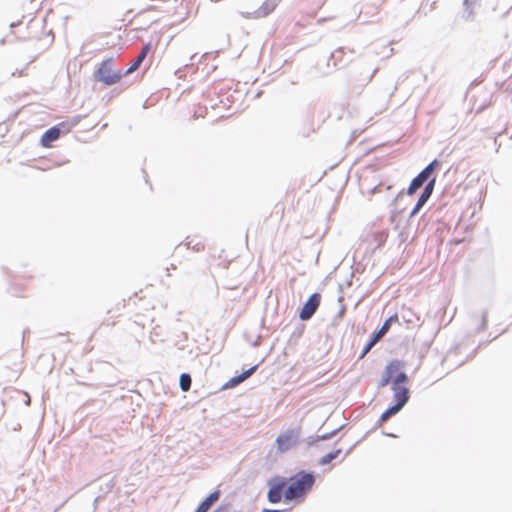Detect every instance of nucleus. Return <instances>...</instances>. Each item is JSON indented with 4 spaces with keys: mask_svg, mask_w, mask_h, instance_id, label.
<instances>
[{
    "mask_svg": "<svg viewBox=\"0 0 512 512\" xmlns=\"http://www.w3.org/2000/svg\"><path fill=\"white\" fill-rule=\"evenodd\" d=\"M287 481V495L291 497L296 504L305 500L316 482L314 471L299 470L290 477H285Z\"/></svg>",
    "mask_w": 512,
    "mask_h": 512,
    "instance_id": "f257e3e1",
    "label": "nucleus"
},
{
    "mask_svg": "<svg viewBox=\"0 0 512 512\" xmlns=\"http://www.w3.org/2000/svg\"><path fill=\"white\" fill-rule=\"evenodd\" d=\"M377 68L368 65H356L348 72L347 87L351 94L359 95L373 79Z\"/></svg>",
    "mask_w": 512,
    "mask_h": 512,
    "instance_id": "f03ea898",
    "label": "nucleus"
},
{
    "mask_svg": "<svg viewBox=\"0 0 512 512\" xmlns=\"http://www.w3.org/2000/svg\"><path fill=\"white\" fill-rule=\"evenodd\" d=\"M114 63L115 60L113 57L104 59L101 62L99 68L94 72L95 80L98 82H102L107 86H111L118 83L123 77V74L121 71L113 70Z\"/></svg>",
    "mask_w": 512,
    "mask_h": 512,
    "instance_id": "7ed1b4c3",
    "label": "nucleus"
},
{
    "mask_svg": "<svg viewBox=\"0 0 512 512\" xmlns=\"http://www.w3.org/2000/svg\"><path fill=\"white\" fill-rule=\"evenodd\" d=\"M267 500L271 504H276L284 498L285 502L292 501L291 497L287 495V481L285 477L275 475L271 477L268 482Z\"/></svg>",
    "mask_w": 512,
    "mask_h": 512,
    "instance_id": "20e7f679",
    "label": "nucleus"
},
{
    "mask_svg": "<svg viewBox=\"0 0 512 512\" xmlns=\"http://www.w3.org/2000/svg\"><path fill=\"white\" fill-rule=\"evenodd\" d=\"M399 322V316L397 313L389 316L384 322L383 324L381 325V327L374 331L371 336H370V339L368 340V342L365 344V346L363 347L358 359L361 360L363 359L369 352L370 350L378 343V341L384 337V335L389 331V329L391 328V326L395 323H398Z\"/></svg>",
    "mask_w": 512,
    "mask_h": 512,
    "instance_id": "39448f33",
    "label": "nucleus"
},
{
    "mask_svg": "<svg viewBox=\"0 0 512 512\" xmlns=\"http://www.w3.org/2000/svg\"><path fill=\"white\" fill-rule=\"evenodd\" d=\"M320 302L321 294L319 292L311 294L299 310V319L301 321L310 320L317 311Z\"/></svg>",
    "mask_w": 512,
    "mask_h": 512,
    "instance_id": "423d86ee",
    "label": "nucleus"
},
{
    "mask_svg": "<svg viewBox=\"0 0 512 512\" xmlns=\"http://www.w3.org/2000/svg\"><path fill=\"white\" fill-rule=\"evenodd\" d=\"M299 441V431L288 429L279 434L276 438V445L279 452H287Z\"/></svg>",
    "mask_w": 512,
    "mask_h": 512,
    "instance_id": "0eeeda50",
    "label": "nucleus"
},
{
    "mask_svg": "<svg viewBox=\"0 0 512 512\" xmlns=\"http://www.w3.org/2000/svg\"><path fill=\"white\" fill-rule=\"evenodd\" d=\"M345 48L344 47H338L333 52H331L326 67L327 70L325 71L326 74H330L335 69H341L345 66H347L352 60L351 59H345Z\"/></svg>",
    "mask_w": 512,
    "mask_h": 512,
    "instance_id": "6e6552de",
    "label": "nucleus"
},
{
    "mask_svg": "<svg viewBox=\"0 0 512 512\" xmlns=\"http://www.w3.org/2000/svg\"><path fill=\"white\" fill-rule=\"evenodd\" d=\"M404 368V362L398 359L391 360L386 366L382 373V377L379 382V387H385L393 383V374Z\"/></svg>",
    "mask_w": 512,
    "mask_h": 512,
    "instance_id": "1a4fd4ad",
    "label": "nucleus"
},
{
    "mask_svg": "<svg viewBox=\"0 0 512 512\" xmlns=\"http://www.w3.org/2000/svg\"><path fill=\"white\" fill-rule=\"evenodd\" d=\"M431 180H434L436 184V176H431L424 168L411 180L410 185L407 188V194L413 195L418 189L424 184L426 185Z\"/></svg>",
    "mask_w": 512,
    "mask_h": 512,
    "instance_id": "9d476101",
    "label": "nucleus"
},
{
    "mask_svg": "<svg viewBox=\"0 0 512 512\" xmlns=\"http://www.w3.org/2000/svg\"><path fill=\"white\" fill-rule=\"evenodd\" d=\"M434 191V180H431L429 183H427L422 192L420 193L418 200L416 204L414 205L413 209L411 210L409 217L412 218L415 215L419 213V211L423 208V206L428 202L430 199L432 193Z\"/></svg>",
    "mask_w": 512,
    "mask_h": 512,
    "instance_id": "9b49d317",
    "label": "nucleus"
},
{
    "mask_svg": "<svg viewBox=\"0 0 512 512\" xmlns=\"http://www.w3.org/2000/svg\"><path fill=\"white\" fill-rule=\"evenodd\" d=\"M394 406L402 410L410 399V391L406 386H391Z\"/></svg>",
    "mask_w": 512,
    "mask_h": 512,
    "instance_id": "f8f14e48",
    "label": "nucleus"
},
{
    "mask_svg": "<svg viewBox=\"0 0 512 512\" xmlns=\"http://www.w3.org/2000/svg\"><path fill=\"white\" fill-rule=\"evenodd\" d=\"M220 495V490H214L199 503L194 512H207L219 500Z\"/></svg>",
    "mask_w": 512,
    "mask_h": 512,
    "instance_id": "ddd939ff",
    "label": "nucleus"
},
{
    "mask_svg": "<svg viewBox=\"0 0 512 512\" xmlns=\"http://www.w3.org/2000/svg\"><path fill=\"white\" fill-rule=\"evenodd\" d=\"M281 0H265L252 14L255 18L266 17L272 13Z\"/></svg>",
    "mask_w": 512,
    "mask_h": 512,
    "instance_id": "4468645a",
    "label": "nucleus"
},
{
    "mask_svg": "<svg viewBox=\"0 0 512 512\" xmlns=\"http://www.w3.org/2000/svg\"><path fill=\"white\" fill-rule=\"evenodd\" d=\"M61 136V133L59 132V128L58 127H50L48 128L41 136L40 138V144L43 146V147H50L51 144L56 141L57 139H59V137Z\"/></svg>",
    "mask_w": 512,
    "mask_h": 512,
    "instance_id": "2eb2a0df",
    "label": "nucleus"
},
{
    "mask_svg": "<svg viewBox=\"0 0 512 512\" xmlns=\"http://www.w3.org/2000/svg\"><path fill=\"white\" fill-rule=\"evenodd\" d=\"M379 14V6L375 4H365L360 12H359V18L361 16L364 17L363 23L367 22H373L374 18Z\"/></svg>",
    "mask_w": 512,
    "mask_h": 512,
    "instance_id": "dca6fc26",
    "label": "nucleus"
},
{
    "mask_svg": "<svg viewBox=\"0 0 512 512\" xmlns=\"http://www.w3.org/2000/svg\"><path fill=\"white\" fill-rule=\"evenodd\" d=\"M345 425H341L335 429H333L332 431L328 432V433H324V434H321V435H311L309 437H307L306 439V444L308 447H311L313 445H315L317 442L319 441H325V440H329L331 439L332 437H334L341 429L344 428Z\"/></svg>",
    "mask_w": 512,
    "mask_h": 512,
    "instance_id": "f3484780",
    "label": "nucleus"
},
{
    "mask_svg": "<svg viewBox=\"0 0 512 512\" xmlns=\"http://www.w3.org/2000/svg\"><path fill=\"white\" fill-rule=\"evenodd\" d=\"M401 410H399L394 405L389 406L387 409H385L382 414L380 415L378 421L376 422V427L382 426L383 423H385L390 417L398 414Z\"/></svg>",
    "mask_w": 512,
    "mask_h": 512,
    "instance_id": "a211bd4d",
    "label": "nucleus"
},
{
    "mask_svg": "<svg viewBox=\"0 0 512 512\" xmlns=\"http://www.w3.org/2000/svg\"><path fill=\"white\" fill-rule=\"evenodd\" d=\"M341 451L342 450L340 448H338V449H335V450L323 455L322 457H320L318 459V464L321 466H325V465L329 464L333 460L337 459V457L340 455Z\"/></svg>",
    "mask_w": 512,
    "mask_h": 512,
    "instance_id": "6ab92c4d",
    "label": "nucleus"
},
{
    "mask_svg": "<svg viewBox=\"0 0 512 512\" xmlns=\"http://www.w3.org/2000/svg\"><path fill=\"white\" fill-rule=\"evenodd\" d=\"M192 377L189 373L183 372L179 377V387L183 392H187L191 389Z\"/></svg>",
    "mask_w": 512,
    "mask_h": 512,
    "instance_id": "aec40b11",
    "label": "nucleus"
},
{
    "mask_svg": "<svg viewBox=\"0 0 512 512\" xmlns=\"http://www.w3.org/2000/svg\"><path fill=\"white\" fill-rule=\"evenodd\" d=\"M408 381V375L404 371H402V369H400L393 374L392 386H404L403 384L408 383Z\"/></svg>",
    "mask_w": 512,
    "mask_h": 512,
    "instance_id": "412c9836",
    "label": "nucleus"
},
{
    "mask_svg": "<svg viewBox=\"0 0 512 512\" xmlns=\"http://www.w3.org/2000/svg\"><path fill=\"white\" fill-rule=\"evenodd\" d=\"M152 49V44L151 42H148L146 44H144L142 46V49L139 53V55L135 58V60L133 61L135 63V66H138L140 67L142 62L144 61V59L147 57L148 53L151 51Z\"/></svg>",
    "mask_w": 512,
    "mask_h": 512,
    "instance_id": "4be33fe9",
    "label": "nucleus"
},
{
    "mask_svg": "<svg viewBox=\"0 0 512 512\" xmlns=\"http://www.w3.org/2000/svg\"><path fill=\"white\" fill-rule=\"evenodd\" d=\"M240 383H242V381H241L239 375L233 376L225 384H223L222 390L234 388V387L238 386Z\"/></svg>",
    "mask_w": 512,
    "mask_h": 512,
    "instance_id": "5701e85b",
    "label": "nucleus"
},
{
    "mask_svg": "<svg viewBox=\"0 0 512 512\" xmlns=\"http://www.w3.org/2000/svg\"><path fill=\"white\" fill-rule=\"evenodd\" d=\"M441 166V162L438 159L432 160L424 169L431 175L435 176L436 170Z\"/></svg>",
    "mask_w": 512,
    "mask_h": 512,
    "instance_id": "b1692460",
    "label": "nucleus"
},
{
    "mask_svg": "<svg viewBox=\"0 0 512 512\" xmlns=\"http://www.w3.org/2000/svg\"><path fill=\"white\" fill-rule=\"evenodd\" d=\"M258 366H259V364L253 365L250 368L244 370L242 373H240L239 377H240L241 381L243 382L246 379H248L251 375H253L256 372Z\"/></svg>",
    "mask_w": 512,
    "mask_h": 512,
    "instance_id": "393cba45",
    "label": "nucleus"
},
{
    "mask_svg": "<svg viewBox=\"0 0 512 512\" xmlns=\"http://www.w3.org/2000/svg\"><path fill=\"white\" fill-rule=\"evenodd\" d=\"M487 322H488V310H484L482 312V316H481V323H480L479 327L476 329V332L480 333L481 331H484L487 327Z\"/></svg>",
    "mask_w": 512,
    "mask_h": 512,
    "instance_id": "a878e982",
    "label": "nucleus"
},
{
    "mask_svg": "<svg viewBox=\"0 0 512 512\" xmlns=\"http://www.w3.org/2000/svg\"><path fill=\"white\" fill-rule=\"evenodd\" d=\"M415 314L411 310H406L402 313V319L407 324H415Z\"/></svg>",
    "mask_w": 512,
    "mask_h": 512,
    "instance_id": "bb28decb",
    "label": "nucleus"
},
{
    "mask_svg": "<svg viewBox=\"0 0 512 512\" xmlns=\"http://www.w3.org/2000/svg\"><path fill=\"white\" fill-rule=\"evenodd\" d=\"M303 332H304V326H303V325H299L298 327H296V328L293 330V332H292V334H291V336H290L289 341H290V342H291L292 340L297 341V340L302 336Z\"/></svg>",
    "mask_w": 512,
    "mask_h": 512,
    "instance_id": "cd10ccee",
    "label": "nucleus"
},
{
    "mask_svg": "<svg viewBox=\"0 0 512 512\" xmlns=\"http://www.w3.org/2000/svg\"><path fill=\"white\" fill-rule=\"evenodd\" d=\"M54 127L59 128V132L61 133V135L66 134L71 130V124H69L68 121L60 122V123L54 125Z\"/></svg>",
    "mask_w": 512,
    "mask_h": 512,
    "instance_id": "c85d7f7f",
    "label": "nucleus"
},
{
    "mask_svg": "<svg viewBox=\"0 0 512 512\" xmlns=\"http://www.w3.org/2000/svg\"><path fill=\"white\" fill-rule=\"evenodd\" d=\"M114 487V480L113 478L105 481L103 484H101L100 489L103 493H108L112 490Z\"/></svg>",
    "mask_w": 512,
    "mask_h": 512,
    "instance_id": "c756f323",
    "label": "nucleus"
},
{
    "mask_svg": "<svg viewBox=\"0 0 512 512\" xmlns=\"http://www.w3.org/2000/svg\"><path fill=\"white\" fill-rule=\"evenodd\" d=\"M471 5H472V0H464L465 13H466V15L464 17L467 20H470L473 15V10L471 8Z\"/></svg>",
    "mask_w": 512,
    "mask_h": 512,
    "instance_id": "7c9ffc66",
    "label": "nucleus"
},
{
    "mask_svg": "<svg viewBox=\"0 0 512 512\" xmlns=\"http://www.w3.org/2000/svg\"><path fill=\"white\" fill-rule=\"evenodd\" d=\"M345 311H346V306L342 305L341 308L339 309L338 313L335 315V317L333 319L334 324H337L338 321L342 319V317L345 314Z\"/></svg>",
    "mask_w": 512,
    "mask_h": 512,
    "instance_id": "2f4dec72",
    "label": "nucleus"
},
{
    "mask_svg": "<svg viewBox=\"0 0 512 512\" xmlns=\"http://www.w3.org/2000/svg\"><path fill=\"white\" fill-rule=\"evenodd\" d=\"M139 67L138 66H135V63L132 62V64L124 71L122 72L123 76L125 75H129L131 74L132 72L136 71Z\"/></svg>",
    "mask_w": 512,
    "mask_h": 512,
    "instance_id": "473e14b6",
    "label": "nucleus"
},
{
    "mask_svg": "<svg viewBox=\"0 0 512 512\" xmlns=\"http://www.w3.org/2000/svg\"><path fill=\"white\" fill-rule=\"evenodd\" d=\"M79 121H80V116H75L70 121H68L69 124H71V129L73 127H75L76 125H78Z\"/></svg>",
    "mask_w": 512,
    "mask_h": 512,
    "instance_id": "72a5a7b5",
    "label": "nucleus"
},
{
    "mask_svg": "<svg viewBox=\"0 0 512 512\" xmlns=\"http://www.w3.org/2000/svg\"><path fill=\"white\" fill-rule=\"evenodd\" d=\"M261 512H287V509H268L264 508Z\"/></svg>",
    "mask_w": 512,
    "mask_h": 512,
    "instance_id": "f704fd0d",
    "label": "nucleus"
},
{
    "mask_svg": "<svg viewBox=\"0 0 512 512\" xmlns=\"http://www.w3.org/2000/svg\"><path fill=\"white\" fill-rule=\"evenodd\" d=\"M226 511H227V507L224 505H220L216 509H214L212 512H226Z\"/></svg>",
    "mask_w": 512,
    "mask_h": 512,
    "instance_id": "c9c22d12",
    "label": "nucleus"
},
{
    "mask_svg": "<svg viewBox=\"0 0 512 512\" xmlns=\"http://www.w3.org/2000/svg\"><path fill=\"white\" fill-rule=\"evenodd\" d=\"M354 446H355V444H354V445H352L349 449H347V451H346V453H345L344 457L341 459V462L346 458V456H347V455H349V454L351 453V451H352V449H353V447H354Z\"/></svg>",
    "mask_w": 512,
    "mask_h": 512,
    "instance_id": "e433bc0d",
    "label": "nucleus"
},
{
    "mask_svg": "<svg viewBox=\"0 0 512 512\" xmlns=\"http://www.w3.org/2000/svg\"><path fill=\"white\" fill-rule=\"evenodd\" d=\"M202 248H203V246H202L200 243L196 244V245L193 247V249H194V250H196V251H200Z\"/></svg>",
    "mask_w": 512,
    "mask_h": 512,
    "instance_id": "4c0bfd02",
    "label": "nucleus"
},
{
    "mask_svg": "<svg viewBox=\"0 0 512 512\" xmlns=\"http://www.w3.org/2000/svg\"><path fill=\"white\" fill-rule=\"evenodd\" d=\"M384 242H385V239H381L377 245V248H380Z\"/></svg>",
    "mask_w": 512,
    "mask_h": 512,
    "instance_id": "58836bf2",
    "label": "nucleus"
},
{
    "mask_svg": "<svg viewBox=\"0 0 512 512\" xmlns=\"http://www.w3.org/2000/svg\"><path fill=\"white\" fill-rule=\"evenodd\" d=\"M384 435L388 436V437H396L394 434L392 433H384Z\"/></svg>",
    "mask_w": 512,
    "mask_h": 512,
    "instance_id": "ea45409f",
    "label": "nucleus"
},
{
    "mask_svg": "<svg viewBox=\"0 0 512 512\" xmlns=\"http://www.w3.org/2000/svg\"><path fill=\"white\" fill-rule=\"evenodd\" d=\"M403 236H404V234H403V232H401V233L399 234V237H401V238H402V241H404V240H405V239L403 238Z\"/></svg>",
    "mask_w": 512,
    "mask_h": 512,
    "instance_id": "a19ab883",
    "label": "nucleus"
},
{
    "mask_svg": "<svg viewBox=\"0 0 512 512\" xmlns=\"http://www.w3.org/2000/svg\"><path fill=\"white\" fill-rule=\"evenodd\" d=\"M396 90H397V86H395V87H394V90H393V91H396ZM393 93H394V92H392V93L390 94V96H392V95H393Z\"/></svg>",
    "mask_w": 512,
    "mask_h": 512,
    "instance_id": "79ce46f5",
    "label": "nucleus"
},
{
    "mask_svg": "<svg viewBox=\"0 0 512 512\" xmlns=\"http://www.w3.org/2000/svg\"><path fill=\"white\" fill-rule=\"evenodd\" d=\"M185 245L187 246V248L190 247V243L189 242H187Z\"/></svg>",
    "mask_w": 512,
    "mask_h": 512,
    "instance_id": "37998d69",
    "label": "nucleus"
},
{
    "mask_svg": "<svg viewBox=\"0 0 512 512\" xmlns=\"http://www.w3.org/2000/svg\"><path fill=\"white\" fill-rule=\"evenodd\" d=\"M3 126H4V123L0 124V129H2Z\"/></svg>",
    "mask_w": 512,
    "mask_h": 512,
    "instance_id": "c03bdc74",
    "label": "nucleus"
}]
</instances>
